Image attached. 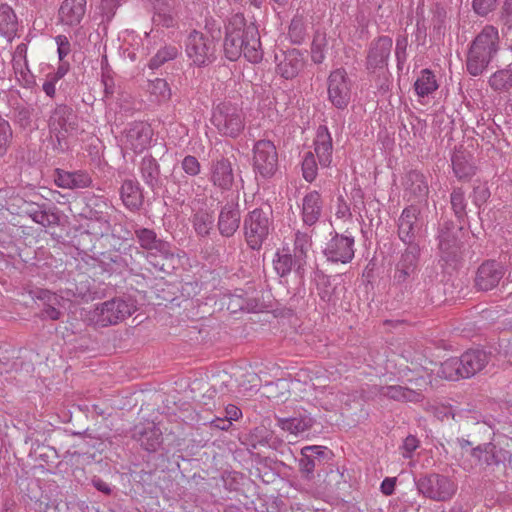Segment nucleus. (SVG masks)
<instances>
[{"mask_svg": "<svg viewBox=\"0 0 512 512\" xmlns=\"http://www.w3.org/2000/svg\"><path fill=\"white\" fill-rule=\"evenodd\" d=\"M181 167L184 172L189 176H196L200 173L201 165L196 157L188 155L181 163Z\"/></svg>", "mask_w": 512, "mask_h": 512, "instance_id": "obj_53", "label": "nucleus"}, {"mask_svg": "<svg viewBox=\"0 0 512 512\" xmlns=\"http://www.w3.org/2000/svg\"><path fill=\"white\" fill-rule=\"evenodd\" d=\"M321 167H329L332 162V137L326 126H319L314 140V152Z\"/></svg>", "mask_w": 512, "mask_h": 512, "instance_id": "obj_23", "label": "nucleus"}, {"mask_svg": "<svg viewBox=\"0 0 512 512\" xmlns=\"http://www.w3.org/2000/svg\"><path fill=\"white\" fill-rule=\"evenodd\" d=\"M26 213L35 223L43 227L57 225L59 222V217L55 212L41 209L39 206H30Z\"/></svg>", "mask_w": 512, "mask_h": 512, "instance_id": "obj_35", "label": "nucleus"}, {"mask_svg": "<svg viewBox=\"0 0 512 512\" xmlns=\"http://www.w3.org/2000/svg\"><path fill=\"white\" fill-rule=\"evenodd\" d=\"M27 46L24 43L19 44L13 56V68L15 71H21L23 73V69L27 68Z\"/></svg>", "mask_w": 512, "mask_h": 512, "instance_id": "obj_50", "label": "nucleus"}, {"mask_svg": "<svg viewBox=\"0 0 512 512\" xmlns=\"http://www.w3.org/2000/svg\"><path fill=\"white\" fill-rule=\"evenodd\" d=\"M418 447V440L414 436H408L403 442V452L402 455L404 458H410L412 452H414Z\"/></svg>", "mask_w": 512, "mask_h": 512, "instance_id": "obj_59", "label": "nucleus"}, {"mask_svg": "<svg viewBox=\"0 0 512 512\" xmlns=\"http://www.w3.org/2000/svg\"><path fill=\"white\" fill-rule=\"evenodd\" d=\"M253 169L257 176L269 179L278 169V153L270 140H259L253 147Z\"/></svg>", "mask_w": 512, "mask_h": 512, "instance_id": "obj_9", "label": "nucleus"}, {"mask_svg": "<svg viewBox=\"0 0 512 512\" xmlns=\"http://www.w3.org/2000/svg\"><path fill=\"white\" fill-rule=\"evenodd\" d=\"M55 183L58 187L65 189H83L92 184V179L90 175L84 171L69 172L57 170Z\"/></svg>", "mask_w": 512, "mask_h": 512, "instance_id": "obj_24", "label": "nucleus"}, {"mask_svg": "<svg viewBox=\"0 0 512 512\" xmlns=\"http://www.w3.org/2000/svg\"><path fill=\"white\" fill-rule=\"evenodd\" d=\"M438 375L453 381L462 378L461 362L459 358H450L444 361L438 370Z\"/></svg>", "mask_w": 512, "mask_h": 512, "instance_id": "obj_40", "label": "nucleus"}, {"mask_svg": "<svg viewBox=\"0 0 512 512\" xmlns=\"http://www.w3.org/2000/svg\"><path fill=\"white\" fill-rule=\"evenodd\" d=\"M59 80L56 79L51 73H48L46 75V79L43 83V91L45 92V94L49 97H54L55 96V93H56V83L58 82Z\"/></svg>", "mask_w": 512, "mask_h": 512, "instance_id": "obj_58", "label": "nucleus"}, {"mask_svg": "<svg viewBox=\"0 0 512 512\" xmlns=\"http://www.w3.org/2000/svg\"><path fill=\"white\" fill-rule=\"evenodd\" d=\"M322 210L323 200L318 191H310L303 197L301 216L305 225L312 226L316 224L321 217Z\"/></svg>", "mask_w": 512, "mask_h": 512, "instance_id": "obj_21", "label": "nucleus"}, {"mask_svg": "<svg viewBox=\"0 0 512 512\" xmlns=\"http://www.w3.org/2000/svg\"><path fill=\"white\" fill-rule=\"evenodd\" d=\"M178 55L177 47L166 45L159 49L157 53L150 59L148 67L152 70L158 69L168 61L175 59Z\"/></svg>", "mask_w": 512, "mask_h": 512, "instance_id": "obj_39", "label": "nucleus"}, {"mask_svg": "<svg viewBox=\"0 0 512 512\" xmlns=\"http://www.w3.org/2000/svg\"><path fill=\"white\" fill-rule=\"evenodd\" d=\"M48 126L50 133L57 140L56 149L64 152L68 148L67 139L77 131V116L70 107L57 105L52 111Z\"/></svg>", "mask_w": 512, "mask_h": 512, "instance_id": "obj_5", "label": "nucleus"}, {"mask_svg": "<svg viewBox=\"0 0 512 512\" xmlns=\"http://www.w3.org/2000/svg\"><path fill=\"white\" fill-rule=\"evenodd\" d=\"M490 196L488 189L485 187H476L474 189V202L479 205L480 203L485 202Z\"/></svg>", "mask_w": 512, "mask_h": 512, "instance_id": "obj_63", "label": "nucleus"}, {"mask_svg": "<svg viewBox=\"0 0 512 512\" xmlns=\"http://www.w3.org/2000/svg\"><path fill=\"white\" fill-rule=\"evenodd\" d=\"M151 137L152 130L148 124L133 122L126 128L121 142L124 149L141 153L149 146Z\"/></svg>", "mask_w": 512, "mask_h": 512, "instance_id": "obj_13", "label": "nucleus"}, {"mask_svg": "<svg viewBox=\"0 0 512 512\" xmlns=\"http://www.w3.org/2000/svg\"><path fill=\"white\" fill-rule=\"evenodd\" d=\"M420 494L433 501H448L457 490V485L449 477L440 474H429L416 482Z\"/></svg>", "mask_w": 512, "mask_h": 512, "instance_id": "obj_8", "label": "nucleus"}, {"mask_svg": "<svg viewBox=\"0 0 512 512\" xmlns=\"http://www.w3.org/2000/svg\"><path fill=\"white\" fill-rule=\"evenodd\" d=\"M149 90L152 94L159 96L163 99H167L170 97V88L166 80L161 78H156L155 80L150 81Z\"/></svg>", "mask_w": 512, "mask_h": 512, "instance_id": "obj_51", "label": "nucleus"}, {"mask_svg": "<svg viewBox=\"0 0 512 512\" xmlns=\"http://www.w3.org/2000/svg\"><path fill=\"white\" fill-rule=\"evenodd\" d=\"M415 273V270H408L404 267H400V264H397L396 272L394 275V279L398 283H404L411 275Z\"/></svg>", "mask_w": 512, "mask_h": 512, "instance_id": "obj_62", "label": "nucleus"}, {"mask_svg": "<svg viewBox=\"0 0 512 512\" xmlns=\"http://www.w3.org/2000/svg\"><path fill=\"white\" fill-rule=\"evenodd\" d=\"M141 175L145 183L154 188L158 183L159 165L152 157H145L141 161Z\"/></svg>", "mask_w": 512, "mask_h": 512, "instance_id": "obj_36", "label": "nucleus"}, {"mask_svg": "<svg viewBox=\"0 0 512 512\" xmlns=\"http://www.w3.org/2000/svg\"><path fill=\"white\" fill-rule=\"evenodd\" d=\"M408 38L406 35H399L396 39L395 55L398 65L404 64L407 60Z\"/></svg>", "mask_w": 512, "mask_h": 512, "instance_id": "obj_52", "label": "nucleus"}, {"mask_svg": "<svg viewBox=\"0 0 512 512\" xmlns=\"http://www.w3.org/2000/svg\"><path fill=\"white\" fill-rule=\"evenodd\" d=\"M439 249L446 261L456 258L459 251V245L451 231L446 230L440 232Z\"/></svg>", "mask_w": 512, "mask_h": 512, "instance_id": "obj_33", "label": "nucleus"}, {"mask_svg": "<svg viewBox=\"0 0 512 512\" xmlns=\"http://www.w3.org/2000/svg\"><path fill=\"white\" fill-rule=\"evenodd\" d=\"M462 378H469L482 371L489 362L488 354L483 350H468L459 358Z\"/></svg>", "mask_w": 512, "mask_h": 512, "instance_id": "obj_20", "label": "nucleus"}, {"mask_svg": "<svg viewBox=\"0 0 512 512\" xmlns=\"http://www.w3.org/2000/svg\"><path fill=\"white\" fill-rule=\"evenodd\" d=\"M193 227L199 236H206L214 224V216L206 210H199L193 216Z\"/></svg>", "mask_w": 512, "mask_h": 512, "instance_id": "obj_38", "label": "nucleus"}, {"mask_svg": "<svg viewBox=\"0 0 512 512\" xmlns=\"http://www.w3.org/2000/svg\"><path fill=\"white\" fill-rule=\"evenodd\" d=\"M300 470L306 475V478L310 479L313 475L316 463L312 458V455L302 456L299 461Z\"/></svg>", "mask_w": 512, "mask_h": 512, "instance_id": "obj_56", "label": "nucleus"}, {"mask_svg": "<svg viewBox=\"0 0 512 512\" xmlns=\"http://www.w3.org/2000/svg\"><path fill=\"white\" fill-rule=\"evenodd\" d=\"M411 387L391 385L379 388V395L402 402H420L423 399L422 389L428 385V380L423 375L415 380L408 379Z\"/></svg>", "mask_w": 512, "mask_h": 512, "instance_id": "obj_11", "label": "nucleus"}, {"mask_svg": "<svg viewBox=\"0 0 512 512\" xmlns=\"http://www.w3.org/2000/svg\"><path fill=\"white\" fill-rule=\"evenodd\" d=\"M328 97L338 109H344L350 102L351 83L344 69L332 71L328 78Z\"/></svg>", "mask_w": 512, "mask_h": 512, "instance_id": "obj_12", "label": "nucleus"}, {"mask_svg": "<svg viewBox=\"0 0 512 512\" xmlns=\"http://www.w3.org/2000/svg\"><path fill=\"white\" fill-rule=\"evenodd\" d=\"M161 430L153 422H149L144 427L137 426L135 429V436L141 445L147 451H156L161 445Z\"/></svg>", "mask_w": 512, "mask_h": 512, "instance_id": "obj_27", "label": "nucleus"}, {"mask_svg": "<svg viewBox=\"0 0 512 512\" xmlns=\"http://www.w3.org/2000/svg\"><path fill=\"white\" fill-rule=\"evenodd\" d=\"M277 424L282 430L297 436L309 430L313 425V420L307 415H300L289 418H278Z\"/></svg>", "mask_w": 512, "mask_h": 512, "instance_id": "obj_30", "label": "nucleus"}, {"mask_svg": "<svg viewBox=\"0 0 512 512\" xmlns=\"http://www.w3.org/2000/svg\"><path fill=\"white\" fill-rule=\"evenodd\" d=\"M499 50V33L491 25L485 26L471 43L466 67L472 76L481 75Z\"/></svg>", "mask_w": 512, "mask_h": 512, "instance_id": "obj_2", "label": "nucleus"}, {"mask_svg": "<svg viewBox=\"0 0 512 512\" xmlns=\"http://www.w3.org/2000/svg\"><path fill=\"white\" fill-rule=\"evenodd\" d=\"M304 64L301 52L293 49L284 54L277 65V73L285 79H293L304 68Z\"/></svg>", "mask_w": 512, "mask_h": 512, "instance_id": "obj_25", "label": "nucleus"}, {"mask_svg": "<svg viewBox=\"0 0 512 512\" xmlns=\"http://www.w3.org/2000/svg\"><path fill=\"white\" fill-rule=\"evenodd\" d=\"M155 10L153 20L163 26L170 27L173 25V18L171 15V9L167 2L163 0H155L153 3Z\"/></svg>", "mask_w": 512, "mask_h": 512, "instance_id": "obj_41", "label": "nucleus"}, {"mask_svg": "<svg viewBox=\"0 0 512 512\" xmlns=\"http://www.w3.org/2000/svg\"><path fill=\"white\" fill-rule=\"evenodd\" d=\"M418 256H419L418 246L414 245V244H408V247L404 251V253L401 255V258H400L398 264H400V267H404L408 270L416 271L417 263H418Z\"/></svg>", "mask_w": 512, "mask_h": 512, "instance_id": "obj_46", "label": "nucleus"}, {"mask_svg": "<svg viewBox=\"0 0 512 512\" xmlns=\"http://www.w3.org/2000/svg\"><path fill=\"white\" fill-rule=\"evenodd\" d=\"M55 42L57 44V53L59 60H63L71 51L70 42L65 35L56 36Z\"/></svg>", "mask_w": 512, "mask_h": 512, "instance_id": "obj_54", "label": "nucleus"}, {"mask_svg": "<svg viewBox=\"0 0 512 512\" xmlns=\"http://www.w3.org/2000/svg\"><path fill=\"white\" fill-rule=\"evenodd\" d=\"M420 211L415 205L406 207L398 221L399 238L406 244H413V241L421 229V221L419 219Z\"/></svg>", "mask_w": 512, "mask_h": 512, "instance_id": "obj_16", "label": "nucleus"}, {"mask_svg": "<svg viewBox=\"0 0 512 512\" xmlns=\"http://www.w3.org/2000/svg\"><path fill=\"white\" fill-rule=\"evenodd\" d=\"M323 255L331 263H350L355 255V239L351 235L335 233L325 244Z\"/></svg>", "mask_w": 512, "mask_h": 512, "instance_id": "obj_10", "label": "nucleus"}, {"mask_svg": "<svg viewBox=\"0 0 512 512\" xmlns=\"http://www.w3.org/2000/svg\"><path fill=\"white\" fill-rule=\"evenodd\" d=\"M311 248V238L308 234L298 231L294 240V258L298 267L305 263L307 253Z\"/></svg>", "mask_w": 512, "mask_h": 512, "instance_id": "obj_37", "label": "nucleus"}, {"mask_svg": "<svg viewBox=\"0 0 512 512\" xmlns=\"http://www.w3.org/2000/svg\"><path fill=\"white\" fill-rule=\"evenodd\" d=\"M438 89L434 73L429 69H423L414 83V90L418 97L424 98Z\"/></svg>", "mask_w": 512, "mask_h": 512, "instance_id": "obj_31", "label": "nucleus"}, {"mask_svg": "<svg viewBox=\"0 0 512 512\" xmlns=\"http://www.w3.org/2000/svg\"><path fill=\"white\" fill-rule=\"evenodd\" d=\"M97 322L101 326L113 325L131 315L132 307L121 299H112L102 303L96 309Z\"/></svg>", "mask_w": 512, "mask_h": 512, "instance_id": "obj_14", "label": "nucleus"}, {"mask_svg": "<svg viewBox=\"0 0 512 512\" xmlns=\"http://www.w3.org/2000/svg\"><path fill=\"white\" fill-rule=\"evenodd\" d=\"M226 418L232 422L238 420L242 416L241 410L235 405H228L225 409Z\"/></svg>", "mask_w": 512, "mask_h": 512, "instance_id": "obj_64", "label": "nucleus"}, {"mask_svg": "<svg viewBox=\"0 0 512 512\" xmlns=\"http://www.w3.org/2000/svg\"><path fill=\"white\" fill-rule=\"evenodd\" d=\"M217 131L226 137L236 138L245 128V116L242 109L230 101L219 103L211 118Z\"/></svg>", "mask_w": 512, "mask_h": 512, "instance_id": "obj_3", "label": "nucleus"}, {"mask_svg": "<svg viewBox=\"0 0 512 512\" xmlns=\"http://www.w3.org/2000/svg\"><path fill=\"white\" fill-rule=\"evenodd\" d=\"M17 26V16L13 9L7 4L0 5V33L11 37L16 33Z\"/></svg>", "mask_w": 512, "mask_h": 512, "instance_id": "obj_32", "label": "nucleus"}, {"mask_svg": "<svg viewBox=\"0 0 512 512\" xmlns=\"http://www.w3.org/2000/svg\"><path fill=\"white\" fill-rule=\"evenodd\" d=\"M497 0H473L475 12L481 16L487 15L493 10Z\"/></svg>", "mask_w": 512, "mask_h": 512, "instance_id": "obj_55", "label": "nucleus"}, {"mask_svg": "<svg viewBox=\"0 0 512 512\" xmlns=\"http://www.w3.org/2000/svg\"><path fill=\"white\" fill-rule=\"evenodd\" d=\"M271 211L255 208L244 218L243 229L247 245L258 250L268 238L272 227Z\"/></svg>", "mask_w": 512, "mask_h": 512, "instance_id": "obj_6", "label": "nucleus"}, {"mask_svg": "<svg viewBox=\"0 0 512 512\" xmlns=\"http://www.w3.org/2000/svg\"><path fill=\"white\" fill-rule=\"evenodd\" d=\"M395 486H396V478L387 477L382 481L380 489L384 495L390 496L394 493Z\"/></svg>", "mask_w": 512, "mask_h": 512, "instance_id": "obj_61", "label": "nucleus"}, {"mask_svg": "<svg viewBox=\"0 0 512 512\" xmlns=\"http://www.w3.org/2000/svg\"><path fill=\"white\" fill-rule=\"evenodd\" d=\"M318 174V165L312 151L305 153L302 161V175L307 182H313Z\"/></svg>", "mask_w": 512, "mask_h": 512, "instance_id": "obj_44", "label": "nucleus"}, {"mask_svg": "<svg viewBox=\"0 0 512 512\" xmlns=\"http://www.w3.org/2000/svg\"><path fill=\"white\" fill-rule=\"evenodd\" d=\"M240 210L237 203L225 204L219 214L218 228L220 234L225 237H231L239 228Z\"/></svg>", "mask_w": 512, "mask_h": 512, "instance_id": "obj_22", "label": "nucleus"}, {"mask_svg": "<svg viewBox=\"0 0 512 512\" xmlns=\"http://www.w3.org/2000/svg\"><path fill=\"white\" fill-rule=\"evenodd\" d=\"M209 179L215 187L229 190L234 182L232 164L229 159L220 157L212 160Z\"/></svg>", "mask_w": 512, "mask_h": 512, "instance_id": "obj_18", "label": "nucleus"}, {"mask_svg": "<svg viewBox=\"0 0 512 512\" xmlns=\"http://www.w3.org/2000/svg\"><path fill=\"white\" fill-rule=\"evenodd\" d=\"M391 48L392 39L388 36H381L374 40L367 55V67L377 69L386 66Z\"/></svg>", "mask_w": 512, "mask_h": 512, "instance_id": "obj_19", "label": "nucleus"}, {"mask_svg": "<svg viewBox=\"0 0 512 512\" xmlns=\"http://www.w3.org/2000/svg\"><path fill=\"white\" fill-rule=\"evenodd\" d=\"M123 204L130 210H137L143 203V196L138 181L126 179L120 189Z\"/></svg>", "mask_w": 512, "mask_h": 512, "instance_id": "obj_29", "label": "nucleus"}, {"mask_svg": "<svg viewBox=\"0 0 512 512\" xmlns=\"http://www.w3.org/2000/svg\"><path fill=\"white\" fill-rule=\"evenodd\" d=\"M505 275L501 263L494 260L486 261L480 265L475 277V286L481 291H489L497 287Z\"/></svg>", "mask_w": 512, "mask_h": 512, "instance_id": "obj_15", "label": "nucleus"}, {"mask_svg": "<svg viewBox=\"0 0 512 512\" xmlns=\"http://www.w3.org/2000/svg\"><path fill=\"white\" fill-rule=\"evenodd\" d=\"M451 160L454 174L458 179H469L475 174L476 168L470 153L458 150L453 154Z\"/></svg>", "mask_w": 512, "mask_h": 512, "instance_id": "obj_28", "label": "nucleus"}, {"mask_svg": "<svg viewBox=\"0 0 512 512\" xmlns=\"http://www.w3.org/2000/svg\"><path fill=\"white\" fill-rule=\"evenodd\" d=\"M216 45L213 38L199 31H192L185 41L188 59L198 67L211 64L215 60Z\"/></svg>", "mask_w": 512, "mask_h": 512, "instance_id": "obj_7", "label": "nucleus"}, {"mask_svg": "<svg viewBox=\"0 0 512 512\" xmlns=\"http://www.w3.org/2000/svg\"><path fill=\"white\" fill-rule=\"evenodd\" d=\"M335 215L339 219H348L351 217L350 207L343 198L338 199Z\"/></svg>", "mask_w": 512, "mask_h": 512, "instance_id": "obj_60", "label": "nucleus"}, {"mask_svg": "<svg viewBox=\"0 0 512 512\" xmlns=\"http://www.w3.org/2000/svg\"><path fill=\"white\" fill-rule=\"evenodd\" d=\"M327 452H329L328 449L323 446H306L302 448L301 455H312V458L315 461L316 459H319L320 457L324 456V454Z\"/></svg>", "mask_w": 512, "mask_h": 512, "instance_id": "obj_57", "label": "nucleus"}, {"mask_svg": "<svg viewBox=\"0 0 512 512\" xmlns=\"http://www.w3.org/2000/svg\"><path fill=\"white\" fill-rule=\"evenodd\" d=\"M12 139V129L10 124L0 117V157L4 156L8 150Z\"/></svg>", "mask_w": 512, "mask_h": 512, "instance_id": "obj_48", "label": "nucleus"}, {"mask_svg": "<svg viewBox=\"0 0 512 512\" xmlns=\"http://www.w3.org/2000/svg\"><path fill=\"white\" fill-rule=\"evenodd\" d=\"M489 84L495 91H505L512 87V71L499 70L489 78Z\"/></svg>", "mask_w": 512, "mask_h": 512, "instance_id": "obj_42", "label": "nucleus"}, {"mask_svg": "<svg viewBox=\"0 0 512 512\" xmlns=\"http://www.w3.org/2000/svg\"><path fill=\"white\" fill-rule=\"evenodd\" d=\"M224 52L231 61L243 55L251 63L260 62L263 51L257 27L253 24L247 25L241 15L233 16L226 27Z\"/></svg>", "mask_w": 512, "mask_h": 512, "instance_id": "obj_1", "label": "nucleus"}, {"mask_svg": "<svg viewBox=\"0 0 512 512\" xmlns=\"http://www.w3.org/2000/svg\"><path fill=\"white\" fill-rule=\"evenodd\" d=\"M451 205L459 219L465 216L466 201L464 192L460 188L454 189L451 193Z\"/></svg>", "mask_w": 512, "mask_h": 512, "instance_id": "obj_47", "label": "nucleus"}, {"mask_svg": "<svg viewBox=\"0 0 512 512\" xmlns=\"http://www.w3.org/2000/svg\"><path fill=\"white\" fill-rule=\"evenodd\" d=\"M289 36L294 43H301L305 37L304 21L300 17L292 19L289 26Z\"/></svg>", "mask_w": 512, "mask_h": 512, "instance_id": "obj_49", "label": "nucleus"}, {"mask_svg": "<svg viewBox=\"0 0 512 512\" xmlns=\"http://www.w3.org/2000/svg\"><path fill=\"white\" fill-rule=\"evenodd\" d=\"M86 9V0H64L58 10V20L64 26L76 27L82 22Z\"/></svg>", "mask_w": 512, "mask_h": 512, "instance_id": "obj_17", "label": "nucleus"}, {"mask_svg": "<svg viewBox=\"0 0 512 512\" xmlns=\"http://www.w3.org/2000/svg\"><path fill=\"white\" fill-rule=\"evenodd\" d=\"M135 236L141 248L147 251L146 258L149 263L161 271H166V262L174 260L171 245L159 239L156 233L148 228L136 229Z\"/></svg>", "mask_w": 512, "mask_h": 512, "instance_id": "obj_4", "label": "nucleus"}, {"mask_svg": "<svg viewBox=\"0 0 512 512\" xmlns=\"http://www.w3.org/2000/svg\"><path fill=\"white\" fill-rule=\"evenodd\" d=\"M495 449L493 444L487 443L471 450V456L475 458L476 464H498L500 459L497 457Z\"/></svg>", "mask_w": 512, "mask_h": 512, "instance_id": "obj_34", "label": "nucleus"}, {"mask_svg": "<svg viewBox=\"0 0 512 512\" xmlns=\"http://www.w3.org/2000/svg\"><path fill=\"white\" fill-rule=\"evenodd\" d=\"M406 195L410 201L426 202L429 188L427 181L422 173L418 171H411L406 179Z\"/></svg>", "mask_w": 512, "mask_h": 512, "instance_id": "obj_26", "label": "nucleus"}, {"mask_svg": "<svg viewBox=\"0 0 512 512\" xmlns=\"http://www.w3.org/2000/svg\"><path fill=\"white\" fill-rule=\"evenodd\" d=\"M39 298L46 300L48 303L43 309V315L51 320H58L61 312L54 305L58 303V297L49 291H41Z\"/></svg>", "mask_w": 512, "mask_h": 512, "instance_id": "obj_45", "label": "nucleus"}, {"mask_svg": "<svg viewBox=\"0 0 512 512\" xmlns=\"http://www.w3.org/2000/svg\"><path fill=\"white\" fill-rule=\"evenodd\" d=\"M274 269L277 274L281 277L288 275L293 266L297 263L295 262V258L293 259L292 255L288 252L286 253H277L276 259L273 260Z\"/></svg>", "mask_w": 512, "mask_h": 512, "instance_id": "obj_43", "label": "nucleus"}]
</instances>
